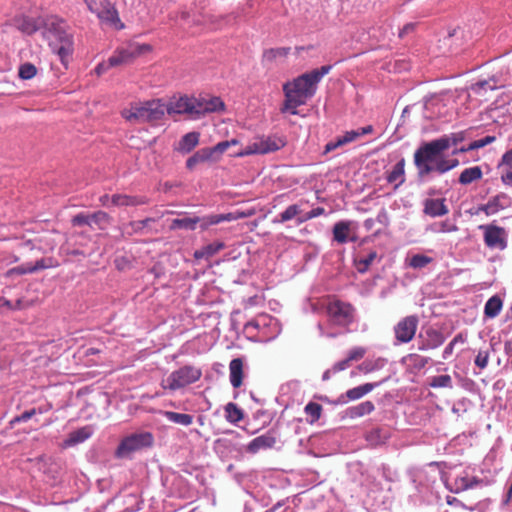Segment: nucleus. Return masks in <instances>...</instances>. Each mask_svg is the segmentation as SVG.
Segmentation results:
<instances>
[{"instance_id": "f257e3e1", "label": "nucleus", "mask_w": 512, "mask_h": 512, "mask_svg": "<svg viewBox=\"0 0 512 512\" xmlns=\"http://www.w3.org/2000/svg\"><path fill=\"white\" fill-rule=\"evenodd\" d=\"M331 69V65H324L300 75L291 82H286L283 85L285 100L280 109L281 113L297 115V108L306 104L307 100L315 95L318 83Z\"/></svg>"}, {"instance_id": "f03ea898", "label": "nucleus", "mask_w": 512, "mask_h": 512, "mask_svg": "<svg viewBox=\"0 0 512 512\" xmlns=\"http://www.w3.org/2000/svg\"><path fill=\"white\" fill-rule=\"evenodd\" d=\"M448 150L446 140L434 139L420 145L414 152V164L418 177L424 179L432 172H436V166L443 160V153Z\"/></svg>"}, {"instance_id": "7ed1b4c3", "label": "nucleus", "mask_w": 512, "mask_h": 512, "mask_svg": "<svg viewBox=\"0 0 512 512\" xmlns=\"http://www.w3.org/2000/svg\"><path fill=\"white\" fill-rule=\"evenodd\" d=\"M166 103L161 99L145 102L131 103L122 110V117L133 124L155 122L161 120L166 114Z\"/></svg>"}, {"instance_id": "20e7f679", "label": "nucleus", "mask_w": 512, "mask_h": 512, "mask_svg": "<svg viewBox=\"0 0 512 512\" xmlns=\"http://www.w3.org/2000/svg\"><path fill=\"white\" fill-rule=\"evenodd\" d=\"M437 467L438 463L436 462H432L427 466L434 473L433 480L436 479V474H440L446 488L452 493L458 494L482 484V480L473 475L468 469H454L448 474H441Z\"/></svg>"}, {"instance_id": "39448f33", "label": "nucleus", "mask_w": 512, "mask_h": 512, "mask_svg": "<svg viewBox=\"0 0 512 512\" xmlns=\"http://www.w3.org/2000/svg\"><path fill=\"white\" fill-rule=\"evenodd\" d=\"M244 332L258 342H269L281 332L278 320L268 314H260L244 325Z\"/></svg>"}, {"instance_id": "423d86ee", "label": "nucleus", "mask_w": 512, "mask_h": 512, "mask_svg": "<svg viewBox=\"0 0 512 512\" xmlns=\"http://www.w3.org/2000/svg\"><path fill=\"white\" fill-rule=\"evenodd\" d=\"M89 11L95 14L102 24L117 30L124 28L117 9L109 0H84Z\"/></svg>"}, {"instance_id": "0eeeda50", "label": "nucleus", "mask_w": 512, "mask_h": 512, "mask_svg": "<svg viewBox=\"0 0 512 512\" xmlns=\"http://www.w3.org/2000/svg\"><path fill=\"white\" fill-rule=\"evenodd\" d=\"M201 376L202 371L200 368L185 365L171 372L170 375L162 381L161 386L164 389L176 391L197 382Z\"/></svg>"}, {"instance_id": "6e6552de", "label": "nucleus", "mask_w": 512, "mask_h": 512, "mask_svg": "<svg viewBox=\"0 0 512 512\" xmlns=\"http://www.w3.org/2000/svg\"><path fill=\"white\" fill-rule=\"evenodd\" d=\"M154 443V436L150 432H138L123 438L118 445L115 455L118 458H127L132 453L151 447Z\"/></svg>"}, {"instance_id": "1a4fd4ad", "label": "nucleus", "mask_w": 512, "mask_h": 512, "mask_svg": "<svg viewBox=\"0 0 512 512\" xmlns=\"http://www.w3.org/2000/svg\"><path fill=\"white\" fill-rule=\"evenodd\" d=\"M327 316L331 324L346 327L354 320V308L351 304L333 299L326 308Z\"/></svg>"}, {"instance_id": "9d476101", "label": "nucleus", "mask_w": 512, "mask_h": 512, "mask_svg": "<svg viewBox=\"0 0 512 512\" xmlns=\"http://www.w3.org/2000/svg\"><path fill=\"white\" fill-rule=\"evenodd\" d=\"M479 229L483 231V240L489 249L503 251L507 248L508 234L503 227L486 224L479 226Z\"/></svg>"}, {"instance_id": "9b49d317", "label": "nucleus", "mask_w": 512, "mask_h": 512, "mask_svg": "<svg viewBox=\"0 0 512 512\" xmlns=\"http://www.w3.org/2000/svg\"><path fill=\"white\" fill-rule=\"evenodd\" d=\"M285 141L280 137L261 138L259 141L251 143L245 150L236 153L237 156L243 157L253 154H267L275 152L284 147Z\"/></svg>"}, {"instance_id": "f8f14e48", "label": "nucleus", "mask_w": 512, "mask_h": 512, "mask_svg": "<svg viewBox=\"0 0 512 512\" xmlns=\"http://www.w3.org/2000/svg\"><path fill=\"white\" fill-rule=\"evenodd\" d=\"M419 319L416 315H409L401 319L394 327V334L397 343L405 344L410 342L416 333Z\"/></svg>"}, {"instance_id": "ddd939ff", "label": "nucleus", "mask_w": 512, "mask_h": 512, "mask_svg": "<svg viewBox=\"0 0 512 512\" xmlns=\"http://www.w3.org/2000/svg\"><path fill=\"white\" fill-rule=\"evenodd\" d=\"M372 131L373 127L371 125H367L356 130L346 131L343 135L336 137L325 145L324 154L330 153L344 145L352 143L360 137L372 133Z\"/></svg>"}, {"instance_id": "4468645a", "label": "nucleus", "mask_w": 512, "mask_h": 512, "mask_svg": "<svg viewBox=\"0 0 512 512\" xmlns=\"http://www.w3.org/2000/svg\"><path fill=\"white\" fill-rule=\"evenodd\" d=\"M166 113L169 115L174 114H188L192 118L196 119V106H195V98H190L187 96H181L179 98H173L168 103H166Z\"/></svg>"}, {"instance_id": "2eb2a0df", "label": "nucleus", "mask_w": 512, "mask_h": 512, "mask_svg": "<svg viewBox=\"0 0 512 512\" xmlns=\"http://www.w3.org/2000/svg\"><path fill=\"white\" fill-rule=\"evenodd\" d=\"M55 263L52 258H41L37 260L34 264L26 263L19 265L17 267H13L6 272L7 277H12L14 275H25L32 274L40 270H44L47 268L54 267Z\"/></svg>"}, {"instance_id": "dca6fc26", "label": "nucleus", "mask_w": 512, "mask_h": 512, "mask_svg": "<svg viewBox=\"0 0 512 512\" xmlns=\"http://www.w3.org/2000/svg\"><path fill=\"white\" fill-rule=\"evenodd\" d=\"M196 118L206 114L218 112L224 109V102L220 97H203L195 98Z\"/></svg>"}, {"instance_id": "f3484780", "label": "nucleus", "mask_w": 512, "mask_h": 512, "mask_svg": "<svg viewBox=\"0 0 512 512\" xmlns=\"http://www.w3.org/2000/svg\"><path fill=\"white\" fill-rule=\"evenodd\" d=\"M140 54V50L137 46H127L118 48L110 57V65L112 67H118L129 64Z\"/></svg>"}, {"instance_id": "a211bd4d", "label": "nucleus", "mask_w": 512, "mask_h": 512, "mask_svg": "<svg viewBox=\"0 0 512 512\" xmlns=\"http://www.w3.org/2000/svg\"><path fill=\"white\" fill-rule=\"evenodd\" d=\"M382 382H376V383H365L362 385H359L357 387H353L349 390H347L344 394H341L338 398L339 404H347L349 401H355L358 400L368 393H370L372 390H374L376 387H378Z\"/></svg>"}, {"instance_id": "6ab92c4d", "label": "nucleus", "mask_w": 512, "mask_h": 512, "mask_svg": "<svg viewBox=\"0 0 512 512\" xmlns=\"http://www.w3.org/2000/svg\"><path fill=\"white\" fill-rule=\"evenodd\" d=\"M275 443L276 437L273 432L269 431L252 439L247 446V451L256 454L261 450L272 448Z\"/></svg>"}, {"instance_id": "aec40b11", "label": "nucleus", "mask_w": 512, "mask_h": 512, "mask_svg": "<svg viewBox=\"0 0 512 512\" xmlns=\"http://www.w3.org/2000/svg\"><path fill=\"white\" fill-rule=\"evenodd\" d=\"M509 203V196L501 193L490 198L486 204L479 208V210L484 212L487 216H490L508 207Z\"/></svg>"}, {"instance_id": "412c9836", "label": "nucleus", "mask_w": 512, "mask_h": 512, "mask_svg": "<svg viewBox=\"0 0 512 512\" xmlns=\"http://www.w3.org/2000/svg\"><path fill=\"white\" fill-rule=\"evenodd\" d=\"M424 213L430 217L444 216L449 212L445 199H426L424 202Z\"/></svg>"}, {"instance_id": "4be33fe9", "label": "nucleus", "mask_w": 512, "mask_h": 512, "mask_svg": "<svg viewBox=\"0 0 512 512\" xmlns=\"http://www.w3.org/2000/svg\"><path fill=\"white\" fill-rule=\"evenodd\" d=\"M94 433V428L91 425L83 426L69 434L67 439L64 441L66 447H72L79 443L85 442Z\"/></svg>"}, {"instance_id": "5701e85b", "label": "nucleus", "mask_w": 512, "mask_h": 512, "mask_svg": "<svg viewBox=\"0 0 512 512\" xmlns=\"http://www.w3.org/2000/svg\"><path fill=\"white\" fill-rule=\"evenodd\" d=\"M386 181L398 188L405 181V160L401 158L390 171L386 173Z\"/></svg>"}, {"instance_id": "b1692460", "label": "nucleus", "mask_w": 512, "mask_h": 512, "mask_svg": "<svg viewBox=\"0 0 512 512\" xmlns=\"http://www.w3.org/2000/svg\"><path fill=\"white\" fill-rule=\"evenodd\" d=\"M148 202L145 196H131L126 194H114L111 196L113 206H139Z\"/></svg>"}, {"instance_id": "393cba45", "label": "nucleus", "mask_w": 512, "mask_h": 512, "mask_svg": "<svg viewBox=\"0 0 512 512\" xmlns=\"http://www.w3.org/2000/svg\"><path fill=\"white\" fill-rule=\"evenodd\" d=\"M243 360L241 358H234L229 364V378L230 383L234 388H239L243 382Z\"/></svg>"}, {"instance_id": "a878e982", "label": "nucleus", "mask_w": 512, "mask_h": 512, "mask_svg": "<svg viewBox=\"0 0 512 512\" xmlns=\"http://www.w3.org/2000/svg\"><path fill=\"white\" fill-rule=\"evenodd\" d=\"M199 140L200 134L198 132L186 133L179 140L176 150L181 154H188L199 144Z\"/></svg>"}, {"instance_id": "bb28decb", "label": "nucleus", "mask_w": 512, "mask_h": 512, "mask_svg": "<svg viewBox=\"0 0 512 512\" xmlns=\"http://www.w3.org/2000/svg\"><path fill=\"white\" fill-rule=\"evenodd\" d=\"M206 162H215L209 147L199 149L190 156L186 161V167L189 170H193L197 165Z\"/></svg>"}, {"instance_id": "cd10ccee", "label": "nucleus", "mask_w": 512, "mask_h": 512, "mask_svg": "<svg viewBox=\"0 0 512 512\" xmlns=\"http://www.w3.org/2000/svg\"><path fill=\"white\" fill-rule=\"evenodd\" d=\"M445 341L444 335L436 329H428L420 350H430L440 347Z\"/></svg>"}, {"instance_id": "c85d7f7f", "label": "nucleus", "mask_w": 512, "mask_h": 512, "mask_svg": "<svg viewBox=\"0 0 512 512\" xmlns=\"http://www.w3.org/2000/svg\"><path fill=\"white\" fill-rule=\"evenodd\" d=\"M239 217L240 216L235 215L234 213L208 215L203 218H200V228L202 230H205L209 226L217 225L225 221H234L237 220Z\"/></svg>"}, {"instance_id": "c756f323", "label": "nucleus", "mask_w": 512, "mask_h": 512, "mask_svg": "<svg viewBox=\"0 0 512 512\" xmlns=\"http://www.w3.org/2000/svg\"><path fill=\"white\" fill-rule=\"evenodd\" d=\"M198 224L200 225V217L183 216V217L173 219L170 224V229L171 230L183 229V230H187V231H194Z\"/></svg>"}, {"instance_id": "7c9ffc66", "label": "nucleus", "mask_w": 512, "mask_h": 512, "mask_svg": "<svg viewBox=\"0 0 512 512\" xmlns=\"http://www.w3.org/2000/svg\"><path fill=\"white\" fill-rule=\"evenodd\" d=\"M374 409V403L368 400L347 408L346 415L351 419H356L369 415L374 411Z\"/></svg>"}, {"instance_id": "2f4dec72", "label": "nucleus", "mask_w": 512, "mask_h": 512, "mask_svg": "<svg viewBox=\"0 0 512 512\" xmlns=\"http://www.w3.org/2000/svg\"><path fill=\"white\" fill-rule=\"evenodd\" d=\"M303 215H304V213L302 210V205L301 204H292V205H289L283 212L278 214L273 219V223H284V222L290 221L294 218H296V220H297L300 216H303Z\"/></svg>"}, {"instance_id": "473e14b6", "label": "nucleus", "mask_w": 512, "mask_h": 512, "mask_svg": "<svg viewBox=\"0 0 512 512\" xmlns=\"http://www.w3.org/2000/svg\"><path fill=\"white\" fill-rule=\"evenodd\" d=\"M333 239L339 244H345L350 240V227L349 223L345 221L337 222L333 226Z\"/></svg>"}, {"instance_id": "72a5a7b5", "label": "nucleus", "mask_w": 512, "mask_h": 512, "mask_svg": "<svg viewBox=\"0 0 512 512\" xmlns=\"http://www.w3.org/2000/svg\"><path fill=\"white\" fill-rule=\"evenodd\" d=\"M503 301L498 295L490 297L484 306V315L486 318L493 319L501 312Z\"/></svg>"}, {"instance_id": "f704fd0d", "label": "nucleus", "mask_w": 512, "mask_h": 512, "mask_svg": "<svg viewBox=\"0 0 512 512\" xmlns=\"http://www.w3.org/2000/svg\"><path fill=\"white\" fill-rule=\"evenodd\" d=\"M482 175V169L479 166L465 168L459 176V183L469 185L474 181L480 180Z\"/></svg>"}, {"instance_id": "c9c22d12", "label": "nucleus", "mask_w": 512, "mask_h": 512, "mask_svg": "<svg viewBox=\"0 0 512 512\" xmlns=\"http://www.w3.org/2000/svg\"><path fill=\"white\" fill-rule=\"evenodd\" d=\"M224 248V243L220 241H215L213 243L207 244L199 250L194 252V257L196 259H208Z\"/></svg>"}, {"instance_id": "e433bc0d", "label": "nucleus", "mask_w": 512, "mask_h": 512, "mask_svg": "<svg viewBox=\"0 0 512 512\" xmlns=\"http://www.w3.org/2000/svg\"><path fill=\"white\" fill-rule=\"evenodd\" d=\"M161 414L167 421L182 426H189L193 422V416L190 414L178 413L173 411H162Z\"/></svg>"}, {"instance_id": "4c0bfd02", "label": "nucleus", "mask_w": 512, "mask_h": 512, "mask_svg": "<svg viewBox=\"0 0 512 512\" xmlns=\"http://www.w3.org/2000/svg\"><path fill=\"white\" fill-rule=\"evenodd\" d=\"M88 219L89 227L101 230L106 229L110 223V216L104 211H97L92 214H88Z\"/></svg>"}, {"instance_id": "58836bf2", "label": "nucleus", "mask_w": 512, "mask_h": 512, "mask_svg": "<svg viewBox=\"0 0 512 512\" xmlns=\"http://www.w3.org/2000/svg\"><path fill=\"white\" fill-rule=\"evenodd\" d=\"M434 259L424 254H413L406 258V265L412 269L420 270L431 264Z\"/></svg>"}, {"instance_id": "ea45409f", "label": "nucleus", "mask_w": 512, "mask_h": 512, "mask_svg": "<svg viewBox=\"0 0 512 512\" xmlns=\"http://www.w3.org/2000/svg\"><path fill=\"white\" fill-rule=\"evenodd\" d=\"M386 364L387 360L382 357H378L376 359H367L360 364L359 369L363 373L367 374L383 369Z\"/></svg>"}, {"instance_id": "a19ab883", "label": "nucleus", "mask_w": 512, "mask_h": 512, "mask_svg": "<svg viewBox=\"0 0 512 512\" xmlns=\"http://www.w3.org/2000/svg\"><path fill=\"white\" fill-rule=\"evenodd\" d=\"M224 410L225 418L229 423L236 424L243 419V411L235 403H228Z\"/></svg>"}, {"instance_id": "79ce46f5", "label": "nucleus", "mask_w": 512, "mask_h": 512, "mask_svg": "<svg viewBox=\"0 0 512 512\" xmlns=\"http://www.w3.org/2000/svg\"><path fill=\"white\" fill-rule=\"evenodd\" d=\"M17 28L25 34H33L38 30L37 22L29 17H21L16 20Z\"/></svg>"}, {"instance_id": "37998d69", "label": "nucleus", "mask_w": 512, "mask_h": 512, "mask_svg": "<svg viewBox=\"0 0 512 512\" xmlns=\"http://www.w3.org/2000/svg\"><path fill=\"white\" fill-rule=\"evenodd\" d=\"M50 32L55 41H58L59 44L64 43V35L71 36V34L66 31V25L63 21L51 22Z\"/></svg>"}, {"instance_id": "c03bdc74", "label": "nucleus", "mask_w": 512, "mask_h": 512, "mask_svg": "<svg viewBox=\"0 0 512 512\" xmlns=\"http://www.w3.org/2000/svg\"><path fill=\"white\" fill-rule=\"evenodd\" d=\"M290 52L289 47L270 48L264 51L263 60L271 62L277 58H284Z\"/></svg>"}, {"instance_id": "a18cd8bd", "label": "nucleus", "mask_w": 512, "mask_h": 512, "mask_svg": "<svg viewBox=\"0 0 512 512\" xmlns=\"http://www.w3.org/2000/svg\"><path fill=\"white\" fill-rule=\"evenodd\" d=\"M429 386L432 388H452V378L447 374L430 377Z\"/></svg>"}, {"instance_id": "49530a36", "label": "nucleus", "mask_w": 512, "mask_h": 512, "mask_svg": "<svg viewBox=\"0 0 512 512\" xmlns=\"http://www.w3.org/2000/svg\"><path fill=\"white\" fill-rule=\"evenodd\" d=\"M57 54L60 56L61 60L64 61L67 57H69L73 51V39L72 36L64 35V43L59 44V46L55 47Z\"/></svg>"}, {"instance_id": "de8ad7c7", "label": "nucleus", "mask_w": 512, "mask_h": 512, "mask_svg": "<svg viewBox=\"0 0 512 512\" xmlns=\"http://www.w3.org/2000/svg\"><path fill=\"white\" fill-rule=\"evenodd\" d=\"M497 88V83L494 78L488 80H480L471 86V90L476 94H482L487 90H494Z\"/></svg>"}, {"instance_id": "09e8293b", "label": "nucleus", "mask_w": 512, "mask_h": 512, "mask_svg": "<svg viewBox=\"0 0 512 512\" xmlns=\"http://www.w3.org/2000/svg\"><path fill=\"white\" fill-rule=\"evenodd\" d=\"M429 229L434 233H449L458 231V226L455 223L446 220L431 225Z\"/></svg>"}, {"instance_id": "8fccbe9b", "label": "nucleus", "mask_w": 512, "mask_h": 512, "mask_svg": "<svg viewBox=\"0 0 512 512\" xmlns=\"http://www.w3.org/2000/svg\"><path fill=\"white\" fill-rule=\"evenodd\" d=\"M494 141H495V137L494 136L487 135V136H485V137H483L481 139H478V140H475V141L471 142L468 145L467 148H461L460 151L476 150V149L485 147L486 145L491 144Z\"/></svg>"}, {"instance_id": "3c124183", "label": "nucleus", "mask_w": 512, "mask_h": 512, "mask_svg": "<svg viewBox=\"0 0 512 512\" xmlns=\"http://www.w3.org/2000/svg\"><path fill=\"white\" fill-rule=\"evenodd\" d=\"M305 413L311 418V422L317 421L321 416L322 407L316 402H309L305 408Z\"/></svg>"}, {"instance_id": "603ef678", "label": "nucleus", "mask_w": 512, "mask_h": 512, "mask_svg": "<svg viewBox=\"0 0 512 512\" xmlns=\"http://www.w3.org/2000/svg\"><path fill=\"white\" fill-rule=\"evenodd\" d=\"M36 67L31 63H24L19 67V77L23 80L32 79L36 75Z\"/></svg>"}, {"instance_id": "864d4df0", "label": "nucleus", "mask_w": 512, "mask_h": 512, "mask_svg": "<svg viewBox=\"0 0 512 512\" xmlns=\"http://www.w3.org/2000/svg\"><path fill=\"white\" fill-rule=\"evenodd\" d=\"M376 258L377 253L375 251H371L366 256L361 257L358 261V271L364 273Z\"/></svg>"}, {"instance_id": "5fc2aeb1", "label": "nucleus", "mask_w": 512, "mask_h": 512, "mask_svg": "<svg viewBox=\"0 0 512 512\" xmlns=\"http://www.w3.org/2000/svg\"><path fill=\"white\" fill-rule=\"evenodd\" d=\"M459 161L457 159H447L443 157V160L439 163L438 166H436V172L438 174H444L456 166H458Z\"/></svg>"}, {"instance_id": "6e6d98bb", "label": "nucleus", "mask_w": 512, "mask_h": 512, "mask_svg": "<svg viewBox=\"0 0 512 512\" xmlns=\"http://www.w3.org/2000/svg\"><path fill=\"white\" fill-rule=\"evenodd\" d=\"M325 210L324 208L322 207H316L312 210H310L309 212H306L304 213L303 216H300L298 219H297V223L298 224H301V223H304L310 219H313V218H316V217H319L321 216L322 214H324Z\"/></svg>"}, {"instance_id": "4d7b16f0", "label": "nucleus", "mask_w": 512, "mask_h": 512, "mask_svg": "<svg viewBox=\"0 0 512 512\" xmlns=\"http://www.w3.org/2000/svg\"><path fill=\"white\" fill-rule=\"evenodd\" d=\"M228 141H222L217 143L213 147H209L210 151H212L213 158L215 162H217L220 159V156L229 148Z\"/></svg>"}, {"instance_id": "13d9d810", "label": "nucleus", "mask_w": 512, "mask_h": 512, "mask_svg": "<svg viewBox=\"0 0 512 512\" xmlns=\"http://www.w3.org/2000/svg\"><path fill=\"white\" fill-rule=\"evenodd\" d=\"M489 352L487 350H479L475 358V365L480 369H484L488 365Z\"/></svg>"}, {"instance_id": "bf43d9fd", "label": "nucleus", "mask_w": 512, "mask_h": 512, "mask_svg": "<svg viewBox=\"0 0 512 512\" xmlns=\"http://www.w3.org/2000/svg\"><path fill=\"white\" fill-rule=\"evenodd\" d=\"M366 349L363 347H354L348 351L347 359L351 361L360 360L364 357Z\"/></svg>"}, {"instance_id": "052dcab7", "label": "nucleus", "mask_w": 512, "mask_h": 512, "mask_svg": "<svg viewBox=\"0 0 512 512\" xmlns=\"http://www.w3.org/2000/svg\"><path fill=\"white\" fill-rule=\"evenodd\" d=\"M73 226H89V219L87 213H79L72 218Z\"/></svg>"}, {"instance_id": "680f3d73", "label": "nucleus", "mask_w": 512, "mask_h": 512, "mask_svg": "<svg viewBox=\"0 0 512 512\" xmlns=\"http://www.w3.org/2000/svg\"><path fill=\"white\" fill-rule=\"evenodd\" d=\"M461 137L458 134H451V135H444L440 138H437V140H446L448 142V149L456 146L459 141H461Z\"/></svg>"}, {"instance_id": "e2e57ef3", "label": "nucleus", "mask_w": 512, "mask_h": 512, "mask_svg": "<svg viewBox=\"0 0 512 512\" xmlns=\"http://www.w3.org/2000/svg\"><path fill=\"white\" fill-rule=\"evenodd\" d=\"M36 413H37V410L35 408L24 411L21 415L17 416L13 420V422H26L29 419H31Z\"/></svg>"}, {"instance_id": "0e129e2a", "label": "nucleus", "mask_w": 512, "mask_h": 512, "mask_svg": "<svg viewBox=\"0 0 512 512\" xmlns=\"http://www.w3.org/2000/svg\"><path fill=\"white\" fill-rule=\"evenodd\" d=\"M350 365V361L347 359V357L341 361H338L336 362L333 366H332V373L333 374H336L340 371H343L345 369H347Z\"/></svg>"}, {"instance_id": "69168bd1", "label": "nucleus", "mask_w": 512, "mask_h": 512, "mask_svg": "<svg viewBox=\"0 0 512 512\" xmlns=\"http://www.w3.org/2000/svg\"><path fill=\"white\" fill-rule=\"evenodd\" d=\"M501 181L504 185L512 187V167L508 166V168L502 172Z\"/></svg>"}, {"instance_id": "338daca9", "label": "nucleus", "mask_w": 512, "mask_h": 512, "mask_svg": "<svg viewBox=\"0 0 512 512\" xmlns=\"http://www.w3.org/2000/svg\"><path fill=\"white\" fill-rule=\"evenodd\" d=\"M110 68H113L112 65H110V60L108 59L107 61H103L101 63H99L96 67H95V73L100 76L102 74H104L105 72H107Z\"/></svg>"}, {"instance_id": "774afa93", "label": "nucleus", "mask_w": 512, "mask_h": 512, "mask_svg": "<svg viewBox=\"0 0 512 512\" xmlns=\"http://www.w3.org/2000/svg\"><path fill=\"white\" fill-rule=\"evenodd\" d=\"M503 165L512 167V148L503 154L499 167Z\"/></svg>"}]
</instances>
